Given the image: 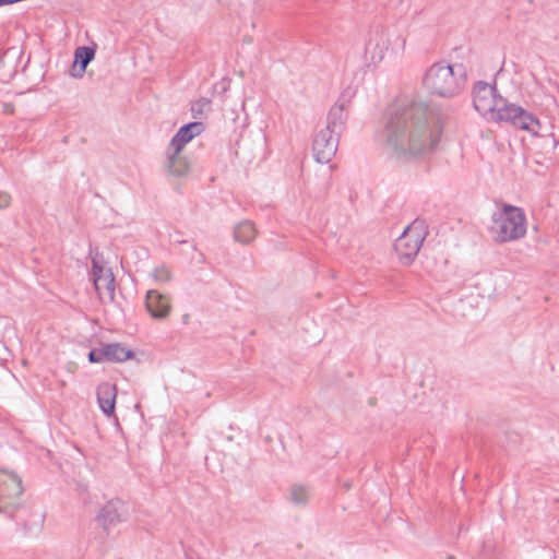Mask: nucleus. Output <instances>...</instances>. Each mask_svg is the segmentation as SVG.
<instances>
[{
    "label": "nucleus",
    "instance_id": "nucleus-21",
    "mask_svg": "<svg viewBox=\"0 0 559 559\" xmlns=\"http://www.w3.org/2000/svg\"><path fill=\"white\" fill-rule=\"evenodd\" d=\"M211 99L201 97L191 105V114L194 119H202L211 110Z\"/></svg>",
    "mask_w": 559,
    "mask_h": 559
},
{
    "label": "nucleus",
    "instance_id": "nucleus-27",
    "mask_svg": "<svg viewBox=\"0 0 559 559\" xmlns=\"http://www.w3.org/2000/svg\"><path fill=\"white\" fill-rule=\"evenodd\" d=\"M78 467H79V471H78V474H79V475H81V474H82V471H81L82 468L84 469V472H85V473H87V474L92 475V469L90 468V466H88V465H82V464H79V465H78Z\"/></svg>",
    "mask_w": 559,
    "mask_h": 559
},
{
    "label": "nucleus",
    "instance_id": "nucleus-34",
    "mask_svg": "<svg viewBox=\"0 0 559 559\" xmlns=\"http://www.w3.org/2000/svg\"><path fill=\"white\" fill-rule=\"evenodd\" d=\"M346 488L348 489L350 485L348 483H345Z\"/></svg>",
    "mask_w": 559,
    "mask_h": 559
},
{
    "label": "nucleus",
    "instance_id": "nucleus-1",
    "mask_svg": "<svg viewBox=\"0 0 559 559\" xmlns=\"http://www.w3.org/2000/svg\"><path fill=\"white\" fill-rule=\"evenodd\" d=\"M441 129L432 123L429 105L414 98H399L383 116L382 138L397 158L429 154L439 144Z\"/></svg>",
    "mask_w": 559,
    "mask_h": 559
},
{
    "label": "nucleus",
    "instance_id": "nucleus-7",
    "mask_svg": "<svg viewBox=\"0 0 559 559\" xmlns=\"http://www.w3.org/2000/svg\"><path fill=\"white\" fill-rule=\"evenodd\" d=\"M338 136L330 129H320L312 141V152L316 162L328 164L335 156L338 146Z\"/></svg>",
    "mask_w": 559,
    "mask_h": 559
},
{
    "label": "nucleus",
    "instance_id": "nucleus-6",
    "mask_svg": "<svg viewBox=\"0 0 559 559\" xmlns=\"http://www.w3.org/2000/svg\"><path fill=\"white\" fill-rule=\"evenodd\" d=\"M424 236L420 233L407 226L403 234L394 241V250L399 260L404 265L414 262L423 245Z\"/></svg>",
    "mask_w": 559,
    "mask_h": 559
},
{
    "label": "nucleus",
    "instance_id": "nucleus-23",
    "mask_svg": "<svg viewBox=\"0 0 559 559\" xmlns=\"http://www.w3.org/2000/svg\"><path fill=\"white\" fill-rule=\"evenodd\" d=\"M152 275L154 280L163 283L169 282L171 280V271L164 264L155 267Z\"/></svg>",
    "mask_w": 559,
    "mask_h": 559
},
{
    "label": "nucleus",
    "instance_id": "nucleus-29",
    "mask_svg": "<svg viewBox=\"0 0 559 559\" xmlns=\"http://www.w3.org/2000/svg\"><path fill=\"white\" fill-rule=\"evenodd\" d=\"M205 261V257L203 253L200 252V260L199 262L203 263Z\"/></svg>",
    "mask_w": 559,
    "mask_h": 559
},
{
    "label": "nucleus",
    "instance_id": "nucleus-19",
    "mask_svg": "<svg viewBox=\"0 0 559 559\" xmlns=\"http://www.w3.org/2000/svg\"><path fill=\"white\" fill-rule=\"evenodd\" d=\"M255 238L254 224L250 221H243L234 228V239L242 245L250 243Z\"/></svg>",
    "mask_w": 559,
    "mask_h": 559
},
{
    "label": "nucleus",
    "instance_id": "nucleus-28",
    "mask_svg": "<svg viewBox=\"0 0 559 559\" xmlns=\"http://www.w3.org/2000/svg\"><path fill=\"white\" fill-rule=\"evenodd\" d=\"M221 86H222V91H221L222 93L227 91V85L224 82L221 83Z\"/></svg>",
    "mask_w": 559,
    "mask_h": 559
},
{
    "label": "nucleus",
    "instance_id": "nucleus-32",
    "mask_svg": "<svg viewBox=\"0 0 559 559\" xmlns=\"http://www.w3.org/2000/svg\"><path fill=\"white\" fill-rule=\"evenodd\" d=\"M374 403H376V402H374V399H370V400H369V404H370V405H374Z\"/></svg>",
    "mask_w": 559,
    "mask_h": 559
},
{
    "label": "nucleus",
    "instance_id": "nucleus-17",
    "mask_svg": "<svg viewBox=\"0 0 559 559\" xmlns=\"http://www.w3.org/2000/svg\"><path fill=\"white\" fill-rule=\"evenodd\" d=\"M346 105V100L338 98V100L328 114L326 126L324 127L325 129H330L331 131L335 132V134H341L347 120V114L345 112Z\"/></svg>",
    "mask_w": 559,
    "mask_h": 559
},
{
    "label": "nucleus",
    "instance_id": "nucleus-3",
    "mask_svg": "<svg viewBox=\"0 0 559 559\" xmlns=\"http://www.w3.org/2000/svg\"><path fill=\"white\" fill-rule=\"evenodd\" d=\"M489 233L497 243L521 239L526 234V215L523 209L503 203L501 211L492 214Z\"/></svg>",
    "mask_w": 559,
    "mask_h": 559
},
{
    "label": "nucleus",
    "instance_id": "nucleus-9",
    "mask_svg": "<svg viewBox=\"0 0 559 559\" xmlns=\"http://www.w3.org/2000/svg\"><path fill=\"white\" fill-rule=\"evenodd\" d=\"M135 353L123 346L121 343L105 344L99 348H92L87 358L91 364H98L103 361L109 362H123L132 359Z\"/></svg>",
    "mask_w": 559,
    "mask_h": 559
},
{
    "label": "nucleus",
    "instance_id": "nucleus-20",
    "mask_svg": "<svg viewBox=\"0 0 559 559\" xmlns=\"http://www.w3.org/2000/svg\"><path fill=\"white\" fill-rule=\"evenodd\" d=\"M513 126L522 130L532 131L536 133L533 127H539V120L533 114L528 112L527 110L521 107L520 109H518V116Z\"/></svg>",
    "mask_w": 559,
    "mask_h": 559
},
{
    "label": "nucleus",
    "instance_id": "nucleus-30",
    "mask_svg": "<svg viewBox=\"0 0 559 559\" xmlns=\"http://www.w3.org/2000/svg\"><path fill=\"white\" fill-rule=\"evenodd\" d=\"M75 449H76V451H79V452H80V454H81V456H82V460H81V461H84V455H83V453L81 452V449H80V448H78V447H75Z\"/></svg>",
    "mask_w": 559,
    "mask_h": 559
},
{
    "label": "nucleus",
    "instance_id": "nucleus-2",
    "mask_svg": "<svg viewBox=\"0 0 559 559\" xmlns=\"http://www.w3.org/2000/svg\"><path fill=\"white\" fill-rule=\"evenodd\" d=\"M466 84L467 71L463 63L435 62L423 78V85L429 94L442 98L460 95Z\"/></svg>",
    "mask_w": 559,
    "mask_h": 559
},
{
    "label": "nucleus",
    "instance_id": "nucleus-18",
    "mask_svg": "<svg viewBox=\"0 0 559 559\" xmlns=\"http://www.w3.org/2000/svg\"><path fill=\"white\" fill-rule=\"evenodd\" d=\"M496 108L497 109L493 110V114H491L492 116H495L496 120L506 121L514 124V121L518 116V109H520L521 106L510 104L503 97H499L498 105Z\"/></svg>",
    "mask_w": 559,
    "mask_h": 559
},
{
    "label": "nucleus",
    "instance_id": "nucleus-4",
    "mask_svg": "<svg viewBox=\"0 0 559 559\" xmlns=\"http://www.w3.org/2000/svg\"><path fill=\"white\" fill-rule=\"evenodd\" d=\"M23 490L22 480L16 474L0 469V513L13 518Z\"/></svg>",
    "mask_w": 559,
    "mask_h": 559
},
{
    "label": "nucleus",
    "instance_id": "nucleus-26",
    "mask_svg": "<svg viewBox=\"0 0 559 559\" xmlns=\"http://www.w3.org/2000/svg\"><path fill=\"white\" fill-rule=\"evenodd\" d=\"M180 236H181V231H179V230H175L173 234L169 235L170 239L174 242L179 243V245L186 243L187 240L181 239Z\"/></svg>",
    "mask_w": 559,
    "mask_h": 559
},
{
    "label": "nucleus",
    "instance_id": "nucleus-31",
    "mask_svg": "<svg viewBox=\"0 0 559 559\" xmlns=\"http://www.w3.org/2000/svg\"><path fill=\"white\" fill-rule=\"evenodd\" d=\"M445 559H456V557L454 555H448Z\"/></svg>",
    "mask_w": 559,
    "mask_h": 559
},
{
    "label": "nucleus",
    "instance_id": "nucleus-11",
    "mask_svg": "<svg viewBox=\"0 0 559 559\" xmlns=\"http://www.w3.org/2000/svg\"><path fill=\"white\" fill-rule=\"evenodd\" d=\"M389 47L390 40L386 29L378 25L369 33V38L365 45V56L366 58L370 56V61L376 64L382 61Z\"/></svg>",
    "mask_w": 559,
    "mask_h": 559
},
{
    "label": "nucleus",
    "instance_id": "nucleus-16",
    "mask_svg": "<svg viewBox=\"0 0 559 559\" xmlns=\"http://www.w3.org/2000/svg\"><path fill=\"white\" fill-rule=\"evenodd\" d=\"M165 170L169 176L173 177H186L190 171V164L187 157L181 155V152H176V150H168Z\"/></svg>",
    "mask_w": 559,
    "mask_h": 559
},
{
    "label": "nucleus",
    "instance_id": "nucleus-25",
    "mask_svg": "<svg viewBox=\"0 0 559 559\" xmlns=\"http://www.w3.org/2000/svg\"><path fill=\"white\" fill-rule=\"evenodd\" d=\"M11 197L7 192H0V209H7L10 205Z\"/></svg>",
    "mask_w": 559,
    "mask_h": 559
},
{
    "label": "nucleus",
    "instance_id": "nucleus-15",
    "mask_svg": "<svg viewBox=\"0 0 559 559\" xmlns=\"http://www.w3.org/2000/svg\"><path fill=\"white\" fill-rule=\"evenodd\" d=\"M96 394L102 412L108 417L115 415L117 397L116 385L109 382H102L97 386Z\"/></svg>",
    "mask_w": 559,
    "mask_h": 559
},
{
    "label": "nucleus",
    "instance_id": "nucleus-14",
    "mask_svg": "<svg viewBox=\"0 0 559 559\" xmlns=\"http://www.w3.org/2000/svg\"><path fill=\"white\" fill-rule=\"evenodd\" d=\"M145 307L152 318L158 320L167 318L171 310L168 298L154 289L146 293Z\"/></svg>",
    "mask_w": 559,
    "mask_h": 559
},
{
    "label": "nucleus",
    "instance_id": "nucleus-8",
    "mask_svg": "<svg viewBox=\"0 0 559 559\" xmlns=\"http://www.w3.org/2000/svg\"><path fill=\"white\" fill-rule=\"evenodd\" d=\"M474 108L481 115L493 114L497 109L498 98L501 97L498 94L496 83L493 85L485 82H475L472 91Z\"/></svg>",
    "mask_w": 559,
    "mask_h": 559
},
{
    "label": "nucleus",
    "instance_id": "nucleus-33",
    "mask_svg": "<svg viewBox=\"0 0 559 559\" xmlns=\"http://www.w3.org/2000/svg\"><path fill=\"white\" fill-rule=\"evenodd\" d=\"M7 5L4 0H0V7Z\"/></svg>",
    "mask_w": 559,
    "mask_h": 559
},
{
    "label": "nucleus",
    "instance_id": "nucleus-10",
    "mask_svg": "<svg viewBox=\"0 0 559 559\" xmlns=\"http://www.w3.org/2000/svg\"><path fill=\"white\" fill-rule=\"evenodd\" d=\"M127 510L122 500H109L98 512L96 521L109 534L118 523L127 521Z\"/></svg>",
    "mask_w": 559,
    "mask_h": 559
},
{
    "label": "nucleus",
    "instance_id": "nucleus-13",
    "mask_svg": "<svg viewBox=\"0 0 559 559\" xmlns=\"http://www.w3.org/2000/svg\"><path fill=\"white\" fill-rule=\"evenodd\" d=\"M96 51L97 44L94 41L88 46H79L75 48L74 59L72 60V78H83L87 66L95 59Z\"/></svg>",
    "mask_w": 559,
    "mask_h": 559
},
{
    "label": "nucleus",
    "instance_id": "nucleus-24",
    "mask_svg": "<svg viewBox=\"0 0 559 559\" xmlns=\"http://www.w3.org/2000/svg\"><path fill=\"white\" fill-rule=\"evenodd\" d=\"M76 492H78V496H79V499L80 501L84 504V506H87L92 502V498H91V495L87 490V484L86 483H83L81 480H78L76 481V488H75Z\"/></svg>",
    "mask_w": 559,
    "mask_h": 559
},
{
    "label": "nucleus",
    "instance_id": "nucleus-22",
    "mask_svg": "<svg viewBox=\"0 0 559 559\" xmlns=\"http://www.w3.org/2000/svg\"><path fill=\"white\" fill-rule=\"evenodd\" d=\"M309 499V490L306 486L294 485L290 490V501L297 506H305Z\"/></svg>",
    "mask_w": 559,
    "mask_h": 559
},
{
    "label": "nucleus",
    "instance_id": "nucleus-12",
    "mask_svg": "<svg viewBox=\"0 0 559 559\" xmlns=\"http://www.w3.org/2000/svg\"><path fill=\"white\" fill-rule=\"evenodd\" d=\"M204 129L205 126L201 121H192L181 126L170 140L169 151L176 150V152H181L186 144L201 134Z\"/></svg>",
    "mask_w": 559,
    "mask_h": 559
},
{
    "label": "nucleus",
    "instance_id": "nucleus-5",
    "mask_svg": "<svg viewBox=\"0 0 559 559\" xmlns=\"http://www.w3.org/2000/svg\"><path fill=\"white\" fill-rule=\"evenodd\" d=\"M92 281L102 302H114L116 281L110 267L104 266L103 259L98 257L92 260Z\"/></svg>",
    "mask_w": 559,
    "mask_h": 559
}]
</instances>
